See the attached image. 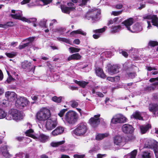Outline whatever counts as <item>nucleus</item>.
Here are the masks:
<instances>
[{"mask_svg":"<svg viewBox=\"0 0 158 158\" xmlns=\"http://www.w3.org/2000/svg\"><path fill=\"white\" fill-rule=\"evenodd\" d=\"M22 113L15 109H11L8 111V115L6 117V119L8 120L13 119L16 121H19L23 118Z\"/></svg>","mask_w":158,"mask_h":158,"instance_id":"nucleus-1","label":"nucleus"},{"mask_svg":"<svg viewBox=\"0 0 158 158\" xmlns=\"http://www.w3.org/2000/svg\"><path fill=\"white\" fill-rule=\"evenodd\" d=\"M51 116L50 110L46 108H43L36 114V118L38 121H44L49 118Z\"/></svg>","mask_w":158,"mask_h":158,"instance_id":"nucleus-2","label":"nucleus"},{"mask_svg":"<svg viewBox=\"0 0 158 158\" xmlns=\"http://www.w3.org/2000/svg\"><path fill=\"white\" fill-rule=\"evenodd\" d=\"M78 115L75 111H70L66 113L64 120L70 124H74L78 120Z\"/></svg>","mask_w":158,"mask_h":158,"instance_id":"nucleus-3","label":"nucleus"},{"mask_svg":"<svg viewBox=\"0 0 158 158\" xmlns=\"http://www.w3.org/2000/svg\"><path fill=\"white\" fill-rule=\"evenodd\" d=\"M101 12L99 10L93 9L87 13L86 18L88 19H92L94 21L98 20L100 18Z\"/></svg>","mask_w":158,"mask_h":158,"instance_id":"nucleus-4","label":"nucleus"},{"mask_svg":"<svg viewBox=\"0 0 158 158\" xmlns=\"http://www.w3.org/2000/svg\"><path fill=\"white\" fill-rule=\"evenodd\" d=\"M88 130L86 124L81 123L77 125L76 129L73 131V134L77 136H84Z\"/></svg>","mask_w":158,"mask_h":158,"instance_id":"nucleus-5","label":"nucleus"},{"mask_svg":"<svg viewBox=\"0 0 158 158\" xmlns=\"http://www.w3.org/2000/svg\"><path fill=\"white\" fill-rule=\"evenodd\" d=\"M57 122L56 118H51L46 121L45 127L48 130H52L57 125Z\"/></svg>","mask_w":158,"mask_h":158,"instance_id":"nucleus-6","label":"nucleus"},{"mask_svg":"<svg viewBox=\"0 0 158 158\" xmlns=\"http://www.w3.org/2000/svg\"><path fill=\"white\" fill-rule=\"evenodd\" d=\"M11 12L14 14H11L10 16L13 18L20 20L23 22H28L29 20L26 18L22 16V11L20 10H12Z\"/></svg>","mask_w":158,"mask_h":158,"instance_id":"nucleus-7","label":"nucleus"},{"mask_svg":"<svg viewBox=\"0 0 158 158\" xmlns=\"http://www.w3.org/2000/svg\"><path fill=\"white\" fill-rule=\"evenodd\" d=\"M29 103L27 99L23 97H19L17 98L15 101V105L16 106L19 107H24L26 106Z\"/></svg>","mask_w":158,"mask_h":158,"instance_id":"nucleus-8","label":"nucleus"},{"mask_svg":"<svg viewBox=\"0 0 158 158\" xmlns=\"http://www.w3.org/2000/svg\"><path fill=\"white\" fill-rule=\"evenodd\" d=\"M100 115L98 114L95 115L94 117L91 118L89 120L90 125L93 127H97L100 123V119L99 117Z\"/></svg>","mask_w":158,"mask_h":158,"instance_id":"nucleus-9","label":"nucleus"},{"mask_svg":"<svg viewBox=\"0 0 158 158\" xmlns=\"http://www.w3.org/2000/svg\"><path fill=\"white\" fill-rule=\"evenodd\" d=\"M114 144L118 146H123L126 143L125 138L120 135L115 136L114 139Z\"/></svg>","mask_w":158,"mask_h":158,"instance_id":"nucleus-10","label":"nucleus"},{"mask_svg":"<svg viewBox=\"0 0 158 158\" xmlns=\"http://www.w3.org/2000/svg\"><path fill=\"white\" fill-rule=\"evenodd\" d=\"M144 143V148H152L153 145H156L157 142L153 140L148 139H144L143 142Z\"/></svg>","mask_w":158,"mask_h":158,"instance_id":"nucleus-11","label":"nucleus"},{"mask_svg":"<svg viewBox=\"0 0 158 158\" xmlns=\"http://www.w3.org/2000/svg\"><path fill=\"white\" fill-rule=\"evenodd\" d=\"M5 96L7 100L10 102H13L17 98L16 94L13 92H6Z\"/></svg>","mask_w":158,"mask_h":158,"instance_id":"nucleus-12","label":"nucleus"},{"mask_svg":"<svg viewBox=\"0 0 158 158\" xmlns=\"http://www.w3.org/2000/svg\"><path fill=\"white\" fill-rule=\"evenodd\" d=\"M123 131L126 134H131L134 131V128L132 125L128 124H124L122 127Z\"/></svg>","mask_w":158,"mask_h":158,"instance_id":"nucleus-13","label":"nucleus"},{"mask_svg":"<svg viewBox=\"0 0 158 158\" xmlns=\"http://www.w3.org/2000/svg\"><path fill=\"white\" fill-rule=\"evenodd\" d=\"M35 39V37H30L27 39L23 40V42H26L27 43L23 44L20 45L18 47L19 49H21L28 46L30 43H32L34 41Z\"/></svg>","mask_w":158,"mask_h":158,"instance_id":"nucleus-14","label":"nucleus"},{"mask_svg":"<svg viewBox=\"0 0 158 158\" xmlns=\"http://www.w3.org/2000/svg\"><path fill=\"white\" fill-rule=\"evenodd\" d=\"M107 28V27L105 26L102 28L94 30L93 32L95 34L93 35V37L95 39L98 38L101 36V34L104 32Z\"/></svg>","mask_w":158,"mask_h":158,"instance_id":"nucleus-15","label":"nucleus"},{"mask_svg":"<svg viewBox=\"0 0 158 158\" xmlns=\"http://www.w3.org/2000/svg\"><path fill=\"white\" fill-rule=\"evenodd\" d=\"M134 23V19L132 18H130L123 22L122 23L126 26L127 29L130 31V29L131 28V27H130V26H131Z\"/></svg>","mask_w":158,"mask_h":158,"instance_id":"nucleus-16","label":"nucleus"},{"mask_svg":"<svg viewBox=\"0 0 158 158\" xmlns=\"http://www.w3.org/2000/svg\"><path fill=\"white\" fill-rule=\"evenodd\" d=\"M142 30V27L140 24L136 23L133 26L131 27L130 31L131 32H138L141 31Z\"/></svg>","mask_w":158,"mask_h":158,"instance_id":"nucleus-17","label":"nucleus"},{"mask_svg":"<svg viewBox=\"0 0 158 158\" xmlns=\"http://www.w3.org/2000/svg\"><path fill=\"white\" fill-rule=\"evenodd\" d=\"M0 153L6 158H9L10 155L7 150V147L6 146L2 147L0 148Z\"/></svg>","mask_w":158,"mask_h":158,"instance_id":"nucleus-18","label":"nucleus"},{"mask_svg":"<svg viewBox=\"0 0 158 158\" xmlns=\"http://www.w3.org/2000/svg\"><path fill=\"white\" fill-rule=\"evenodd\" d=\"M149 110L155 116V113H157L158 110V105L156 104H150L149 106Z\"/></svg>","mask_w":158,"mask_h":158,"instance_id":"nucleus-19","label":"nucleus"},{"mask_svg":"<svg viewBox=\"0 0 158 158\" xmlns=\"http://www.w3.org/2000/svg\"><path fill=\"white\" fill-rule=\"evenodd\" d=\"M49 139V138L48 136L44 134H42L39 135L38 138L36 137V138L35 139L41 142L45 143Z\"/></svg>","mask_w":158,"mask_h":158,"instance_id":"nucleus-20","label":"nucleus"},{"mask_svg":"<svg viewBox=\"0 0 158 158\" xmlns=\"http://www.w3.org/2000/svg\"><path fill=\"white\" fill-rule=\"evenodd\" d=\"M64 131V128L61 127H58L52 132V134L53 136H56L62 133Z\"/></svg>","mask_w":158,"mask_h":158,"instance_id":"nucleus-21","label":"nucleus"},{"mask_svg":"<svg viewBox=\"0 0 158 158\" xmlns=\"http://www.w3.org/2000/svg\"><path fill=\"white\" fill-rule=\"evenodd\" d=\"M95 72L96 75L99 77L103 78L106 77V76L104 73L103 70L99 67L96 68Z\"/></svg>","mask_w":158,"mask_h":158,"instance_id":"nucleus-22","label":"nucleus"},{"mask_svg":"<svg viewBox=\"0 0 158 158\" xmlns=\"http://www.w3.org/2000/svg\"><path fill=\"white\" fill-rule=\"evenodd\" d=\"M61 9L62 12L65 13L69 14L70 13V11L74 10L75 8L73 6L68 7L66 6H61Z\"/></svg>","mask_w":158,"mask_h":158,"instance_id":"nucleus-23","label":"nucleus"},{"mask_svg":"<svg viewBox=\"0 0 158 158\" xmlns=\"http://www.w3.org/2000/svg\"><path fill=\"white\" fill-rule=\"evenodd\" d=\"M118 71V67L116 65H113L108 69V73L111 75L117 73Z\"/></svg>","mask_w":158,"mask_h":158,"instance_id":"nucleus-24","label":"nucleus"},{"mask_svg":"<svg viewBox=\"0 0 158 158\" xmlns=\"http://www.w3.org/2000/svg\"><path fill=\"white\" fill-rule=\"evenodd\" d=\"M141 113L138 111L133 113L131 116V118H134L136 119H138L140 120H142L143 118L141 116Z\"/></svg>","mask_w":158,"mask_h":158,"instance_id":"nucleus-25","label":"nucleus"},{"mask_svg":"<svg viewBox=\"0 0 158 158\" xmlns=\"http://www.w3.org/2000/svg\"><path fill=\"white\" fill-rule=\"evenodd\" d=\"M81 58V56L79 53H75L69 56L68 58V60L70 61L72 60H78L80 59Z\"/></svg>","mask_w":158,"mask_h":158,"instance_id":"nucleus-26","label":"nucleus"},{"mask_svg":"<svg viewBox=\"0 0 158 158\" xmlns=\"http://www.w3.org/2000/svg\"><path fill=\"white\" fill-rule=\"evenodd\" d=\"M151 127V125L149 124H147V125L142 126L140 127V129L141 133L144 134Z\"/></svg>","mask_w":158,"mask_h":158,"instance_id":"nucleus-27","label":"nucleus"},{"mask_svg":"<svg viewBox=\"0 0 158 158\" xmlns=\"http://www.w3.org/2000/svg\"><path fill=\"white\" fill-rule=\"evenodd\" d=\"M119 123H122L127 122V119L121 114H117Z\"/></svg>","mask_w":158,"mask_h":158,"instance_id":"nucleus-28","label":"nucleus"},{"mask_svg":"<svg viewBox=\"0 0 158 158\" xmlns=\"http://www.w3.org/2000/svg\"><path fill=\"white\" fill-rule=\"evenodd\" d=\"M121 29V27L120 25L117 26H112L111 27L110 31L112 33H115L118 32Z\"/></svg>","mask_w":158,"mask_h":158,"instance_id":"nucleus-29","label":"nucleus"},{"mask_svg":"<svg viewBox=\"0 0 158 158\" xmlns=\"http://www.w3.org/2000/svg\"><path fill=\"white\" fill-rule=\"evenodd\" d=\"M151 23L153 25L158 27V18L156 15H153L151 19Z\"/></svg>","mask_w":158,"mask_h":158,"instance_id":"nucleus-30","label":"nucleus"},{"mask_svg":"<svg viewBox=\"0 0 158 158\" xmlns=\"http://www.w3.org/2000/svg\"><path fill=\"white\" fill-rule=\"evenodd\" d=\"M108 135L109 134L107 133L98 134L96 136V139L97 140H101L104 138L107 137Z\"/></svg>","mask_w":158,"mask_h":158,"instance_id":"nucleus-31","label":"nucleus"},{"mask_svg":"<svg viewBox=\"0 0 158 158\" xmlns=\"http://www.w3.org/2000/svg\"><path fill=\"white\" fill-rule=\"evenodd\" d=\"M64 140L58 142H52L51 143L50 145L53 147H57L64 144Z\"/></svg>","mask_w":158,"mask_h":158,"instance_id":"nucleus-32","label":"nucleus"},{"mask_svg":"<svg viewBox=\"0 0 158 158\" xmlns=\"http://www.w3.org/2000/svg\"><path fill=\"white\" fill-rule=\"evenodd\" d=\"M33 132L34 131L32 129H30L25 132V134L27 136L31 137L35 139L36 138V136L33 135Z\"/></svg>","mask_w":158,"mask_h":158,"instance_id":"nucleus-33","label":"nucleus"},{"mask_svg":"<svg viewBox=\"0 0 158 158\" xmlns=\"http://www.w3.org/2000/svg\"><path fill=\"white\" fill-rule=\"evenodd\" d=\"M80 34L83 35H85L86 34V33L83 32L81 30L79 29L77 30L73 31L70 33V35L73 36L75 35V34Z\"/></svg>","mask_w":158,"mask_h":158,"instance_id":"nucleus-34","label":"nucleus"},{"mask_svg":"<svg viewBox=\"0 0 158 158\" xmlns=\"http://www.w3.org/2000/svg\"><path fill=\"white\" fill-rule=\"evenodd\" d=\"M137 153V150H134L130 154H128L125 156V157L127 158H135Z\"/></svg>","mask_w":158,"mask_h":158,"instance_id":"nucleus-35","label":"nucleus"},{"mask_svg":"<svg viewBox=\"0 0 158 158\" xmlns=\"http://www.w3.org/2000/svg\"><path fill=\"white\" fill-rule=\"evenodd\" d=\"M142 156L143 158H153L150 152H144L142 154Z\"/></svg>","mask_w":158,"mask_h":158,"instance_id":"nucleus-36","label":"nucleus"},{"mask_svg":"<svg viewBox=\"0 0 158 158\" xmlns=\"http://www.w3.org/2000/svg\"><path fill=\"white\" fill-rule=\"evenodd\" d=\"M75 82L83 88H84L88 83V82L85 81H78L77 80H75Z\"/></svg>","mask_w":158,"mask_h":158,"instance_id":"nucleus-37","label":"nucleus"},{"mask_svg":"<svg viewBox=\"0 0 158 158\" xmlns=\"http://www.w3.org/2000/svg\"><path fill=\"white\" fill-rule=\"evenodd\" d=\"M107 79L111 82H117L119 80L120 78L118 76H116L114 77H108L107 78Z\"/></svg>","mask_w":158,"mask_h":158,"instance_id":"nucleus-38","label":"nucleus"},{"mask_svg":"<svg viewBox=\"0 0 158 158\" xmlns=\"http://www.w3.org/2000/svg\"><path fill=\"white\" fill-rule=\"evenodd\" d=\"M149 81L151 82H153L152 85L156 87V85H158V77L157 78H151Z\"/></svg>","mask_w":158,"mask_h":158,"instance_id":"nucleus-39","label":"nucleus"},{"mask_svg":"<svg viewBox=\"0 0 158 158\" xmlns=\"http://www.w3.org/2000/svg\"><path fill=\"white\" fill-rule=\"evenodd\" d=\"M31 63L27 60L24 61L22 64V67L23 69L28 68L31 65Z\"/></svg>","mask_w":158,"mask_h":158,"instance_id":"nucleus-40","label":"nucleus"},{"mask_svg":"<svg viewBox=\"0 0 158 158\" xmlns=\"http://www.w3.org/2000/svg\"><path fill=\"white\" fill-rule=\"evenodd\" d=\"M111 124H116L119 123L117 114L114 116L111 121Z\"/></svg>","mask_w":158,"mask_h":158,"instance_id":"nucleus-41","label":"nucleus"},{"mask_svg":"<svg viewBox=\"0 0 158 158\" xmlns=\"http://www.w3.org/2000/svg\"><path fill=\"white\" fill-rule=\"evenodd\" d=\"M7 116L6 114L2 109L0 108V119H3L6 117Z\"/></svg>","mask_w":158,"mask_h":158,"instance_id":"nucleus-42","label":"nucleus"},{"mask_svg":"<svg viewBox=\"0 0 158 158\" xmlns=\"http://www.w3.org/2000/svg\"><path fill=\"white\" fill-rule=\"evenodd\" d=\"M118 18H115L113 19H110L109 20L107 23V25L109 26L110 25L113 24L114 23H116L117 21L118 20Z\"/></svg>","mask_w":158,"mask_h":158,"instance_id":"nucleus-43","label":"nucleus"},{"mask_svg":"<svg viewBox=\"0 0 158 158\" xmlns=\"http://www.w3.org/2000/svg\"><path fill=\"white\" fill-rule=\"evenodd\" d=\"M17 54V52H12L10 53H6V56L9 58H13L15 57Z\"/></svg>","mask_w":158,"mask_h":158,"instance_id":"nucleus-44","label":"nucleus"},{"mask_svg":"<svg viewBox=\"0 0 158 158\" xmlns=\"http://www.w3.org/2000/svg\"><path fill=\"white\" fill-rule=\"evenodd\" d=\"M69 50L70 51L71 53L74 52H79L80 49L77 48H74V47H71L69 48Z\"/></svg>","mask_w":158,"mask_h":158,"instance_id":"nucleus-45","label":"nucleus"},{"mask_svg":"<svg viewBox=\"0 0 158 158\" xmlns=\"http://www.w3.org/2000/svg\"><path fill=\"white\" fill-rule=\"evenodd\" d=\"M52 99L53 101L55 102L60 103L61 101L62 97H60L57 98L56 96H54L52 98Z\"/></svg>","mask_w":158,"mask_h":158,"instance_id":"nucleus-46","label":"nucleus"},{"mask_svg":"<svg viewBox=\"0 0 158 158\" xmlns=\"http://www.w3.org/2000/svg\"><path fill=\"white\" fill-rule=\"evenodd\" d=\"M69 103L71 106L73 108L77 107L78 105V103L74 100L72 101Z\"/></svg>","mask_w":158,"mask_h":158,"instance_id":"nucleus-47","label":"nucleus"},{"mask_svg":"<svg viewBox=\"0 0 158 158\" xmlns=\"http://www.w3.org/2000/svg\"><path fill=\"white\" fill-rule=\"evenodd\" d=\"M58 39L59 41H62L69 44H71V42L69 40L65 38H58Z\"/></svg>","mask_w":158,"mask_h":158,"instance_id":"nucleus-48","label":"nucleus"},{"mask_svg":"<svg viewBox=\"0 0 158 158\" xmlns=\"http://www.w3.org/2000/svg\"><path fill=\"white\" fill-rule=\"evenodd\" d=\"M7 72L8 76V77L6 81L8 83H9L11 81L14 80V79L10 75V73L9 71H7Z\"/></svg>","mask_w":158,"mask_h":158,"instance_id":"nucleus-49","label":"nucleus"},{"mask_svg":"<svg viewBox=\"0 0 158 158\" xmlns=\"http://www.w3.org/2000/svg\"><path fill=\"white\" fill-rule=\"evenodd\" d=\"M153 15H151L149 14H146L143 17L144 19H151Z\"/></svg>","mask_w":158,"mask_h":158,"instance_id":"nucleus-50","label":"nucleus"},{"mask_svg":"<svg viewBox=\"0 0 158 158\" xmlns=\"http://www.w3.org/2000/svg\"><path fill=\"white\" fill-rule=\"evenodd\" d=\"M56 32H59V33L62 34L65 31V29L64 28L60 27L56 28Z\"/></svg>","mask_w":158,"mask_h":158,"instance_id":"nucleus-51","label":"nucleus"},{"mask_svg":"<svg viewBox=\"0 0 158 158\" xmlns=\"http://www.w3.org/2000/svg\"><path fill=\"white\" fill-rule=\"evenodd\" d=\"M37 1H41L44 3V5H47L51 2L52 0H37ZM35 2H36V1L35 0Z\"/></svg>","mask_w":158,"mask_h":158,"instance_id":"nucleus-52","label":"nucleus"},{"mask_svg":"<svg viewBox=\"0 0 158 158\" xmlns=\"http://www.w3.org/2000/svg\"><path fill=\"white\" fill-rule=\"evenodd\" d=\"M149 45L152 46H154L158 45V42L156 41H151L149 43Z\"/></svg>","mask_w":158,"mask_h":158,"instance_id":"nucleus-53","label":"nucleus"},{"mask_svg":"<svg viewBox=\"0 0 158 158\" xmlns=\"http://www.w3.org/2000/svg\"><path fill=\"white\" fill-rule=\"evenodd\" d=\"M47 22L46 20L44 19L41 21L40 23V24L42 27H46V22Z\"/></svg>","mask_w":158,"mask_h":158,"instance_id":"nucleus-54","label":"nucleus"},{"mask_svg":"<svg viewBox=\"0 0 158 158\" xmlns=\"http://www.w3.org/2000/svg\"><path fill=\"white\" fill-rule=\"evenodd\" d=\"M154 151L156 158H158V147L156 146L154 147Z\"/></svg>","mask_w":158,"mask_h":158,"instance_id":"nucleus-55","label":"nucleus"},{"mask_svg":"<svg viewBox=\"0 0 158 158\" xmlns=\"http://www.w3.org/2000/svg\"><path fill=\"white\" fill-rule=\"evenodd\" d=\"M27 19H28L29 20V21L28 22H26L28 23H30L31 22L35 23L37 21V19L35 18H31L29 19L27 18Z\"/></svg>","mask_w":158,"mask_h":158,"instance_id":"nucleus-56","label":"nucleus"},{"mask_svg":"<svg viewBox=\"0 0 158 158\" xmlns=\"http://www.w3.org/2000/svg\"><path fill=\"white\" fill-rule=\"evenodd\" d=\"M122 12V11H113L111 13V15L114 16H117L120 14Z\"/></svg>","mask_w":158,"mask_h":158,"instance_id":"nucleus-57","label":"nucleus"},{"mask_svg":"<svg viewBox=\"0 0 158 158\" xmlns=\"http://www.w3.org/2000/svg\"><path fill=\"white\" fill-rule=\"evenodd\" d=\"M66 111V109H64L61 110L60 112L58 114V115L60 117H61L63 116L65 112Z\"/></svg>","mask_w":158,"mask_h":158,"instance_id":"nucleus-58","label":"nucleus"},{"mask_svg":"<svg viewBox=\"0 0 158 158\" xmlns=\"http://www.w3.org/2000/svg\"><path fill=\"white\" fill-rule=\"evenodd\" d=\"M155 88V86L152 85V86H148L146 88V90L148 91H151L154 90Z\"/></svg>","mask_w":158,"mask_h":158,"instance_id":"nucleus-59","label":"nucleus"},{"mask_svg":"<svg viewBox=\"0 0 158 158\" xmlns=\"http://www.w3.org/2000/svg\"><path fill=\"white\" fill-rule=\"evenodd\" d=\"M5 27H6V26L11 27L14 25L13 23L12 22H8L4 24Z\"/></svg>","mask_w":158,"mask_h":158,"instance_id":"nucleus-60","label":"nucleus"},{"mask_svg":"<svg viewBox=\"0 0 158 158\" xmlns=\"http://www.w3.org/2000/svg\"><path fill=\"white\" fill-rule=\"evenodd\" d=\"M146 69L148 71H152V70H157V69L156 68H155V67H152L150 66H147L146 67Z\"/></svg>","mask_w":158,"mask_h":158,"instance_id":"nucleus-61","label":"nucleus"},{"mask_svg":"<svg viewBox=\"0 0 158 158\" xmlns=\"http://www.w3.org/2000/svg\"><path fill=\"white\" fill-rule=\"evenodd\" d=\"M84 156L85 155H79L75 154L73 156L74 158H83Z\"/></svg>","mask_w":158,"mask_h":158,"instance_id":"nucleus-62","label":"nucleus"},{"mask_svg":"<svg viewBox=\"0 0 158 158\" xmlns=\"http://www.w3.org/2000/svg\"><path fill=\"white\" fill-rule=\"evenodd\" d=\"M128 74L129 77L131 78H134L136 75V74L135 73H130Z\"/></svg>","mask_w":158,"mask_h":158,"instance_id":"nucleus-63","label":"nucleus"},{"mask_svg":"<svg viewBox=\"0 0 158 158\" xmlns=\"http://www.w3.org/2000/svg\"><path fill=\"white\" fill-rule=\"evenodd\" d=\"M106 154H99L97 155V158H102L106 157Z\"/></svg>","mask_w":158,"mask_h":158,"instance_id":"nucleus-64","label":"nucleus"}]
</instances>
